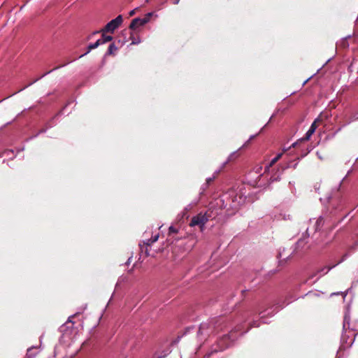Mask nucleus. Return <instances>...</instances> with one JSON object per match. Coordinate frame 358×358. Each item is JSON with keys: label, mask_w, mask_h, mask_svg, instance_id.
I'll list each match as a JSON object with an SVG mask.
<instances>
[{"label": "nucleus", "mask_w": 358, "mask_h": 358, "mask_svg": "<svg viewBox=\"0 0 358 358\" xmlns=\"http://www.w3.org/2000/svg\"><path fill=\"white\" fill-rule=\"evenodd\" d=\"M323 224L324 221L321 217L318 218L310 219L309 221V227L307 228L306 231L307 237H308L313 232H315L320 229Z\"/></svg>", "instance_id": "1"}, {"label": "nucleus", "mask_w": 358, "mask_h": 358, "mask_svg": "<svg viewBox=\"0 0 358 358\" xmlns=\"http://www.w3.org/2000/svg\"><path fill=\"white\" fill-rule=\"evenodd\" d=\"M122 16L119 15L115 19L107 23L105 27L101 31L113 33L122 23Z\"/></svg>", "instance_id": "2"}, {"label": "nucleus", "mask_w": 358, "mask_h": 358, "mask_svg": "<svg viewBox=\"0 0 358 358\" xmlns=\"http://www.w3.org/2000/svg\"><path fill=\"white\" fill-rule=\"evenodd\" d=\"M208 220V217L206 214L200 213L192 217L189 225L191 227L199 226L203 230Z\"/></svg>", "instance_id": "3"}, {"label": "nucleus", "mask_w": 358, "mask_h": 358, "mask_svg": "<svg viewBox=\"0 0 358 358\" xmlns=\"http://www.w3.org/2000/svg\"><path fill=\"white\" fill-rule=\"evenodd\" d=\"M152 15V13H149L147 14V16L143 18H135L132 20L129 25L130 29H135L138 26H143L148 23L150 20V17Z\"/></svg>", "instance_id": "4"}, {"label": "nucleus", "mask_w": 358, "mask_h": 358, "mask_svg": "<svg viewBox=\"0 0 358 358\" xmlns=\"http://www.w3.org/2000/svg\"><path fill=\"white\" fill-rule=\"evenodd\" d=\"M344 260V258L342 259L341 261H339L337 264H334L332 266H324L317 271V273H320V275L317 278H320L324 274H327L330 270H331L333 268H334L336 265L339 264Z\"/></svg>", "instance_id": "5"}, {"label": "nucleus", "mask_w": 358, "mask_h": 358, "mask_svg": "<svg viewBox=\"0 0 358 358\" xmlns=\"http://www.w3.org/2000/svg\"><path fill=\"white\" fill-rule=\"evenodd\" d=\"M38 353L36 346H31L27 349L26 358H34Z\"/></svg>", "instance_id": "6"}, {"label": "nucleus", "mask_w": 358, "mask_h": 358, "mask_svg": "<svg viewBox=\"0 0 358 358\" xmlns=\"http://www.w3.org/2000/svg\"><path fill=\"white\" fill-rule=\"evenodd\" d=\"M318 120V119H316L311 124L309 129L307 131L306 134V138L309 139L310 136L313 134V133L317 129L316 122Z\"/></svg>", "instance_id": "7"}, {"label": "nucleus", "mask_w": 358, "mask_h": 358, "mask_svg": "<svg viewBox=\"0 0 358 358\" xmlns=\"http://www.w3.org/2000/svg\"><path fill=\"white\" fill-rule=\"evenodd\" d=\"M100 45H101V39L97 40L94 43L90 44L87 48H88L87 51L85 54L80 55V57L88 54L92 49H95V48H98Z\"/></svg>", "instance_id": "8"}, {"label": "nucleus", "mask_w": 358, "mask_h": 358, "mask_svg": "<svg viewBox=\"0 0 358 358\" xmlns=\"http://www.w3.org/2000/svg\"><path fill=\"white\" fill-rule=\"evenodd\" d=\"M282 153H279V154H278V155H277V156H276V157H274V158H273V159L270 162V163H269L267 166H266V167H265V171H268L271 166H272L274 164H275V163H276V162H277L280 159V157H282Z\"/></svg>", "instance_id": "9"}, {"label": "nucleus", "mask_w": 358, "mask_h": 358, "mask_svg": "<svg viewBox=\"0 0 358 358\" xmlns=\"http://www.w3.org/2000/svg\"><path fill=\"white\" fill-rule=\"evenodd\" d=\"M113 40V37L110 36H106L104 34H102V39H101V44H104Z\"/></svg>", "instance_id": "10"}, {"label": "nucleus", "mask_w": 358, "mask_h": 358, "mask_svg": "<svg viewBox=\"0 0 358 358\" xmlns=\"http://www.w3.org/2000/svg\"><path fill=\"white\" fill-rule=\"evenodd\" d=\"M117 50V48L115 46V45L114 43H112L108 47V49L107 51V55H112Z\"/></svg>", "instance_id": "11"}, {"label": "nucleus", "mask_w": 358, "mask_h": 358, "mask_svg": "<svg viewBox=\"0 0 358 358\" xmlns=\"http://www.w3.org/2000/svg\"><path fill=\"white\" fill-rule=\"evenodd\" d=\"M159 238V235L154 236L152 238L147 240L145 242V244L148 245H150L152 243L156 242Z\"/></svg>", "instance_id": "12"}, {"label": "nucleus", "mask_w": 358, "mask_h": 358, "mask_svg": "<svg viewBox=\"0 0 358 358\" xmlns=\"http://www.w3.org/2000/svg\"><path fill=\"white\" fill-rule=\"evenodd\" d=\"M208 328V326L207 324H201L200 327H199V331H198V334L199 335H202L204 334V331Z\"/></svg>", "instance_id": "13"}, {"label": "nucleus", "mask_w": 358, "mask_h": 358, "mask_svg": "<svg viewBox=\"0 0 358 358\" xmlns=\"http://www.w3.org/2000/svg\"><path fill=\"white\" fill-rule=\"evenodd\" d=\"M131 45H136V44H138L141 43V39L139 37L135 38V37L131 36Z\"/></svg>", "instance_id": "14"}, {"label": "nucleus", "mask_w": 358, "mask_h": 358, "mask_svg": "<svg viewBox=\"0 0 358 358\" xmlns=\"http://www.w3.org/2000/svg\"><path fill=\"white\" fill-rule=\"evenodd\" d=\"M218 172H219V171H218L217 172H216V173H215V175H214L212 178H207V179H206V182H207V183H210L211 181H213V180L215 178L216 175L218 173Z\"/></svg>", "instance_id": "15"}, {"label": "nucleus", "mask_w": 358, "mask_h": 358, "mask_svg": "<svg viewBox=\"0 0 358 358\" xmlns=\"http://www.w3.org/2000/svg\"><path fill=\"white\" fill-rule=\"evenodd\" d=\"M279 176H280V175H278V176L273 175L271 177L270 180H271V182L277 181L279 179Z\"/></svg>", "instance_id": "16"}, {"label": "nucleus", "mask_w": 358, "mask_h": 358, "mask_svg": "<svg viewBox=\"0 0 358 358\" xmlns=\"http://www.w3.org/2000/svg\"><path fill=\"white\" fill-rule=\"evenodd\" d=\"M229 345V343H226L223 346L220 348V350H224L225 348H227Z\"/></svg>", "instance_id": "17"}, {"label": "nucleus", "mask_w": 358, "mask_h": 358, "mask_svg": "<svg viewBox=\"0 0 358 358\" xmlns=\"http://www.w3.org/2000/svg\"><path fill=\"white\" fill-rule=\"evenodd\" d=\"M6 155H9L10 153H13V150H7L4 152Z\"/></svg>", "instance_id": "18"}, {"label": "nucleus", "mask_w": 358, "mask_h": 358, "mask_svg": "<svg viewBox=\"0 0 358 358\" xmlns=\"http://www.w3.org/2000/svg\"><path fill=\"white\" fill-rule=\"evenodd\" d=\"M261 170H262V167L261 166L257 167V169H256V173H259Z\"/></svg>", "instance_id": "19"}, {"label": "nucleus", "mask_w": 358, "mask_h": 358, "mask_svg": "<svg viewBox=\"0 0 358 358\" xmlns=\"http://www.w3.org/2000/svg\"><path fill=\"white\" fill-rule=\"evenodd\" d=\"M134 14H135V10H131L130 13H129V15H131V16L134 15Z\"/></svg>", "instance_id": "20"}, {"label": "nucleus", "mask_w": 358, "mask_h": 358, "mask_svg": "<svg viewBox=\"0 0 358 358\" xmlns=\"http://www.w3.org/2000/svg\"><path fill=\"white\" fill-rule=\"evenodd\" d=\"M169 230H170V231H173V232L175 231V229H174V228L173 227H169Z\"/></svg>", "instance_id": "21"}, {"label": "nucleus", "mask_w": 358, "mask_h": 358, "mask_svg": "<svg viewBox=\"0 0 358 358\" xmlns=\"http://www.w3.org/2000/svg\"><path fill=\"white\" fill-rule=\"evenodd\" d=\"M287 167H288V166H285V167H284V168H282V170L280 171V174H282V173L283 172V171H284L285 169H287Z\"/></svg>", "instance_id": "22"}, {"label": "nucleus", "mask_w": 358, "mask_h": 358, "mask_svg": "<svg viewBox=\"0 0 358 358\" xmlns=\"http://www.w3.org/2000/svg\"><path fill=\"white\" fill-rule=\"evenodd\" d=\"M302 243H303V240H301V239L299 240V242H298V245H302Z\"/></svg>", "instance_id": "23"}, {"label": "nucleus", "mask_w": 358, "mask_h": 358, "mask_svg": "<svg viewBox=\"0 0 358 358\" xmlns=\"http://www.w3.org/2000/svg\"><path fill=\"white\" fill-rule=\"evenodd\" d=\"M180 0H174L173 1V3L174 4H178L179 3Z\"/></svg>", "instance_id": "24"}, {"label": "nucleus", "mask_w": 358, "mask_h": 358, "mask_svg": "<svg viewBox=\"0 0 358 358\" xmlns=\"http://www.w3.org/2000/svg\"><path fill=\"white\" fill-rule=\"evenodd\" d=\"M337 294H339V293L338 292V293H333V294H331V295H337Z\"/></svg>", "instance_id": "25"}, {"label": "nucleus", "mask_w": 358, "mask_h": 358, "mask_svg": "<svg viewBox=\"0 0 358 358\" xmlns=\"http://www.w3.org/2000/svg\"><path fill=\"white\" fill-rule=\"evenodd\" d=\"M131 258V257H129V259H128V262H127V263H129V261H130Z\"/></svg>", "instance_id": "26"}, {"label": "nucleus", "mask_w": 358, "mask_h": 358, "mask_svg": "<svg viewBox=\"0 0 358 358\" xmlns=\"http://www.w3.org/2000/svg\"><path fill=\"white\" fill-rule=\"evenodd\" d=\"M285 151H287V149H286V148H284V149H283V152H285Z\"/></svg>", "instance_id": "27"}]
</instances>
